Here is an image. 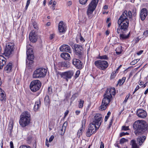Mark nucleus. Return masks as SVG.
I'll use <instances>...</instances> for the list:
<instances>
[{"label": "nucleus", "mask_w": 148, "mask_h": 148, "mask_svg": "<svg viewBox=\"0 0 148 148\" xmlns=\"http://www.w3.org/2000/svg\"><path fill=\"white\" fill-rule=\"evenodd\" d=\"M127 15V11L125 10L119 18L118 21V27L116 31L117 34L123 33V32L127 30L129 24Z\"/></svg>", "instance_id": "1"}, {"label": "nucleus", "mask_w": 148, "mask_h": 148, "mask_svg": "<svg viewBox=\"0 0 148 148\" xmlns=\"http://www.w3.org/2000/svg\"><path fill=\"white\" fill-rule=\"evenodd\" d=\"M115 94V90L114 88H111L107 89L106 93L103 95L101 105L99 107V110L102 111L106 109L110 104V102L112 99V95H114Z\"/></svg>", "instance_id": "2"}, {"label": "nucleus", "mask_w": 148, "mask_h": 148, "mask_svg": "<svg viewBox=\"0 0 148 148\" xmlns=\"http://www.w3.org/2000/svg\"><path fill=\"white\" fill-rule=\"evenodd\" d=\"M147 127L145 122L143 120L136 121L133 125V127L135 130L134 133L137 136L143 134Z\"/></svg>", "instance_id": "3"}, {"label": "nucleus", "mask_w": 148, "mask_h": 148, "mask_svg": "<svg viewBox=\"0 0 148 148\" xmlns=\"http://www.w3.org/2000/svg\"><path fill=\"white\" fill-rule=\"evenodd\" d=\"M30 115L27 111L23 112L21 115L19 123L22 127H25L28 125L30 123Z\"/></svg>", "instance_id": "4"}, {"label": "nucleus", "mask_w": 148, "mask_h": 148, "mask_svg": "<svg viewBox=\"0 0 148 148\" xmlns=\"http://www.w3.org/2000/svg\"><path fill=\"white\" fill-rule=\"evenodd\" d=\"M47 70L43 68H40L37 69L33 72V77L39 78L44 77L47 73Z\"/></svg>", "instance_id": "5"}, {"label": "nucleus", "mask_w": 148, "mask_h": 148, "mask_svg": "<svg viewBox=\"0 0 148 148\" xmlns=\"http://www.w3.org/2000/svg\"><path fill=\"white\" fill-rule=\"evenodd\" d=\"M99 0H92L88 6L87 14L88 17H91V14L95 10Z\"/></svg>", "instance_id": "6"}, {"label": "nucleus", "mask_w": 148, "mask_h": 148, "mask_svg": "<svg viewBox=\"0 0 148 148\" xmlns=\"http://www.w3.org/2000/svg\"><path fill=\"white\" fill-rule=\"evenodd\" d=\"M27 48L26 54L27 60H26V64L32 65L33 63V60L34 58L33 51L32 48L28 47L27 46Z\"/></svg>", "instance_id": "7"}, {"label": "nucleus", "mask_w": 148, "mask_h": 148, "mask_svg": "<svg viewBox=\"0 0 148 148\" xmlns=\"http://www.w3.org/2000/svg\"><path fill=\"white\" fill-rule=\"evenodd\" d=\"M14 44L13 43H8L7 44L3 54L8 57L12 54L14 50Z\"/></svg>", "instance_id": "8"}, {"label": "nucleus", "mask_w": 148, "mask_h": 148, "mask_svg": "<svg viewBox=\"0 0 148 148\" xmlns=\"http://www.w3.org/2000/svg\"><path fill=\"white\" fill-rule=\"evenodd\" d=\"M102 121V116L99 114H97L94 117L92 123L91 124L94 125L98 129Z\"/></svg>", "instance_id": "9"}, {"label": "nucleus", "mask_w": 148, "mask_h": 148, "mask_svg": "<svg viewBox=\"0 0 148 148\" xmlns=\"http://www.w3.org/2000/svg\"><path fill=\"white\" fill-rule=\"evenodd\" d=\"M41 84L38 80L32 81L30 85V88L33 92H35L38 90L41 86Z\"/></svg>", "instance_id": "10"}, {"label": "nucleus", "mask_w": 148, "mask_h": 148, "mask_svg": "<svg viewBox=\"0 0 148 148\" xmlns=\"http://www.w3.org/2000/svg\"><path fill=\"white\" fill-rule=\"evenodd\" d=\"M74 72L73 70H70L65 72L60 73L59 74L61 77L65 79L67 82L71 79L73 76Z\"/></svg>", "instance_id": "11"}, {"label": "nucleus", "mask_w": 148, "mask_h": 148, "mask_svg": "<svg viewBox=\"0 0 148 148\" xmlns=\"http://www.w3.org/2000/svg\"><path fill=\"white\" fill-rule=\"evenodd\" d=\"M94 64L97 68L102 70L106 69L108 66V62L105 60H96Z\"/></svg>", "instance_id": "12"}, {"label": "nucleus", "mask_w": 148, "mask_h": 148, "mask_svg": "<svg viewBox=\"0 0 148 148\" xmlns=\"http://www.w3.org/2000/svg\"><path fill=\"white\" fill-rule=\"evenodd\" d=\"M75 54L79 58L82 59L84 58L82 47L80 45H76L75 46Z\"/></svg>", "instance_id": "13"}, {"label": "nucleus", "mask_w": 148, "mask_h": 148, "mask_svg": "<svg viewBox=\"0 0 148 148\" xmlns=\"http://www.w3.org/2000/svg\"><path fill=\"white\" fill-rule=\"evenodd\" d=\"M97 129V127L90 123V127L86 133V136L88 137H90L92 134H94L96 132Z\"/></svg>", "instance_id": "14"}, {"label": "nucleus", "mask_w": 148, "mask_h": 148, "mask_svg": "<svg viewBox=\"0 0 148 148\" xmlns=\"http://www.w3.org/2000/svg\"><path fill=\"white\" fill-rule=\"evenodd\" d=\"M72 63L75 67L78 69H81L82 68V63L79 60L74 58L73 60Z\"/></svg>", "instance_id": "15"}, {"label": "nucleus", "mask_w": 148, "mask_h": 148, "mask_svg": "<svg viewBox=\"0 0 148 148\" xmlns=\"http://www.w3.org/2000/svg\"><path fill=\"white\" fill-rule=\"evenodd\" d=\"M58 27L60 32L64 33L66 31V24L62 21H61L59 23Z\"/></svg>", "instance_id": "16"}, {"label": "nucleus", "mask_w": 148, "mask_h": 148, "mask_svg": "<svg viewBox=\"0 0 148 148\" xmlns=\"http://www.w3.org/2000/svg\"><path fill=\"white\" fill-rule=\"evenodd\" d=\"M136 114L139 117L144 118L147 116L146 111L142 109H139L137 110Z\"/></svg>", "instance_id": "17"}, {"label": "nucleus", "mask_w": 148, "mask_h": 148, "mask_svg": "<svg viewBox=\"0 0 148 148\" xmlns=\"http://www.w3.org/2000/svg\"><path fill=\"white\" fill-rule=\"evenodd\" d=\"M29 38L30 41L33 42H35L37 41V37L34 30H32L29 34Z\"/></svg>", "instance_id": "18"}, {"label": "nucleus", "mask_w": 148, "mask_h": 148, "mask_svg": "<svg viewBox=\"0 0 148 148\" xmlns=\"http://www.w3.org/2000/svg\"><path fill=\"white\" fill-rule=\"evenodd\" d=\"M147 10L145 8H143L141 9L140 16V19L142 21H143L145 19L147 16Z\"/></svg>", "instance_id": "19"}, {"label": "nucleus", "mask_w": 148, "mask_h": 148, "mask_svg": "<svg viewBox=\"0 0 148 148\" xmlns=\"http://www.w3.org/2000/svg\"><path fill=\"white\" fill-rule=\"evenodd\" d=\"M60 51H67L69 53H71V50L70 47L66 45H63L61 46L60 48Z\"/></svg>", "instance_id": "20"}, {"label": "nucleus", "mask_w": 148, "mask_h": 148, "mask_svg": "<svg viewBox=\"0 0 148 148\" xmlns=\"http://www.w3.org/2000/svg\"><path fill=\"white\" fill-rule=\"evenodd\" d=\"M13 64L11 62L9 63L5 67L4 71L7 73H9L12 72L13 67Z\"/></svg>", "instance_id": "21"}, {"label": "nucleus", "mask_w": 148, "mask_h": 148, "mask_svg": "<svg viewBox=\"0 0 148 148\" xmlns=\"http://www.w3.org/2000/svg\"><path fill=\"white\" fill-rule=\"evenodd\" d=\"M146 137L144 136H139L137 138V142L140 146H141L146 139Z\"/></svg>", "instance_id": "22"}, {"label": "nucleus", "mask_w": 148, "mask_h": 148, "mask_svg": "<svg viewBox=\"0 0 148 148\" xmlns=\"http://www.w3.org/2000/svg\"><path fill=\"white\" fill-rule=\"evenodd\" d=\"M60 56L65 60H69L71 58L69 54L66 52L62 53Z\"/></svg>", "instance_id": "23"}, {"label": "nucleus", "mask_w": 148, "mask_h": 148, "mask_svg": "<svg viewBox=\"0 0 148 148\" xmlns=\"http://www.w3.org/2000/svg\"><path fill=\"white\" fill-rule=\"evenodd\" d=\"M6 99V95L4 91L0 88V100L5 101Z\"/></svg>", "instance_id": "24"}, {"label": "nucleus", "mask_w": 148, "mask_h": 148, "mask_svg": "<svg viewBox=\"0 0 148 148\" xmlns=\"http://www.w3.org/2000/svg\"><path fill=\"white\" fill-rule=\"evenodd\" d=\"M58 69H61L62 67H67L68 65L66 62L65 61L59 62L58 64Z\"/></svg>", "instance_id": "25"}, {"label": "nucleus", "mask_w": 148, "mask_h": 148, "mask_svg": "<svg viewBox=\"0 0 148 148\" xmlns=\"http://www.w3.org/2000/svg\"><path fill=\"white\" fill-rule=\"evenodd\" d=\"M130 33L129 32L126 35L123 32V33L121 32L120 34H119L120 36V39L121 40H125L128 38L129 37Z\"/></svg>", "instance_id": "26"}, {"label": "nucleus", "mask_w": 148, "mask_h": 148, "mask_svg": "<svg viewBox=\"0 0 148 148\" xmlns=\"http://www.w3.org/2000/svg\"><path fill=\"white\" fill-rule=\"evenodd\" d=\"M40 105V100L35 102L34 105V111H37L39 109Z\"/></svg>", "instance_id": "27"}, {"label": "nucleus", "mask_w": 148, "mask_h": 148, "mask_svg": "<svg viewBox=\"0 0 148 148\" xmlns=\"http://www.w3.org/2000/svg\"><path fill=\"white\" fill-rule=\"evenodd\" d=\"M44 103L45 105L49 106L50 103V100L49 97L48 95H47L45 97L44 99Z\"/></svg>", "instance_id": "28"}, {"label": "nucleus", "mask_w": 148, "mask_h": 148, "mask_svg": "<svg viewBox=\"0 0 148 148\" xmlns=\"http://www.w3.org/2000/svg\"><path fill=\"white\" fill-rule=\"evenodd\" d=\"M131 144L132 145V148H139L136 141L135 140H133L131 141Z\"/></svg>", "instance_id": "29"}, {"label": "nucleus", "mask_w": 148, "mask_h": 148, "mask_svg": "<svg viewBox=\"0 0 148 148\" xmlns=\"http://www.w3.org/2000/svg\"><path fill=\"white\" fill-rule=\"evenodd\" d=\"M13 127V124L12 122H10L9 125V127L8 128V132L11 134L12 132V129Z\"/></svg>", "instance_id": "30"}, {"label": "nucleus", "mask_w": 148, "mask_h": 148, "mask_svg": "<svg viewBox=\"0 0 148 148\" xmlns=\"http://www.w3.org/2000/svg\"><path fill=\"white\" fill-rule=\"evenodd\" d=\"M126 78L125 77H123L121 79H120L118 81V84H120V85L122 84L125 82Z\"/></svg>", "instance_id": "31"}, {"label": "nucleus", "mask_w": 148, "mask_h": 148, "mask_svg": "<svg viewBox=\"0 0 148 148\" xmlns=\"http://www.w3.org/2000/svg\"><path fill=\"white\" fill-rule=\"evenodd\" d=\"M84 101L82 99H80V101H79L78 107L80 108H82L83 106L84 103Z\"/></svg>", "instance_id": "32"}, {"label": "nucleus", "mask_w": 148, "mask_h": 148, "mask_svg": "<svg viewBox=\"0 0 148 148\" xmlns=\"http://www.w3.org/2000/svg\"><path fill=\"white\" fill-rule=\"evenodd\" d=\"M86 119H84V118H83L82 121V128H84V129L85 128V124L86 123Z\"/></svg>", "instance_id": "33"}, {"label": "nucleus", "mask_w": 148, "mask_h": 148, "mask_svg": "<svg viewBox=\"0 0 148 148\" xmlns=\"http://www.w3.org/2000/svg\"><path fill=\"white\" fill-rule=\"evenodd\" d=\"M99 58L101 60H108V57L106 55H104L101 56H99Z\"/></svg>", "instance_id": "34"}, {"label": "nucleus", "mask_w": 148, "mask_h": 148, "mask_svg": "<svg viewBox=\"0 0 148 148\" xmlns=\"http://www.w3.org/2000/svg\"><path fill=\"white\" fill-rule=\"evenodd\" d=\"M88 0H79V3L83 5H85Z\"/></svg>", "instance_id": "35"}, {"label": "nucleus", "mask_w": 148, "mask_h": 148, "mask_svg": "<svg viewBox=\"0 0 148 148\" xmlns=\"http://www.w3.org/2000/svg\"><path fill=\"white\" fill-rule=\"evenodd\" d=\"M127 12V17L128 16L130 19H132V14L130 10H129Z\"/></svg>", "instance_id": "36"}, {"label": "nucleus", "mask_w": 148, "mask_h": 148, "mask_svg": "<svg viewBox=\"0 0 148 148\" xmlns=\"http://www.w3.org/2000/svg\"><path fill=\"white\" fill-rule=\"evenodd\" d=\"M127 141V140L124 138H121L120 141V144H122L124 143L125 142Z\"/></svg>", "instance_id": "37"}, {"label": "nucleus", "mask_w": 148, "mask_h": 148, "mask_svg": "<svg viewBox=\"0 0 148 148\" xmlns=\"http://www.w3.org/2000/svg\"><path fill=\"white\" fill-rule=\"evenodd\" d=\"M52 92L53 90L52 88L51 87H49L48 89V94L50 95L52 94Z\"/></svg>", "instance_id": "38"}, {"label": "nucleus", "mask_w": 148, "mask_h": 148, "mask_svg": "<svg viewBox=\"0 0 148 148\" xmlns=\"http://www.w3.org/2000/svg\"><path fill=\"white\" fill-rule=\"evenodd\" d=\"M116 75V71H114L111 73L110 76L111 79L114 78Z\"/></svg>", "instance_id": "39"}, {"label": "nucleus", "mask_w": 148, "mask_h": 148, "mask_svg": "<svg viewBox=\"0 0 148 148\" xmlns=\"http://www.w3.org/2000/svg\"><path fill=\"white\" fill-rule=\"evenodd\" d=\"M32 140V137L31 136H29L27 138V141L28 143H30Z\"/></svg>", "instance_id": "40"}, {"label": "nucleus", "mask_w": 148, "mask_h": 148, "mask_svg": "<svg viewBox=\"0 0 148 148\" xmlns=\"http://www.w3.org/2000/svg\"><path fill=\"white\" fill-rule=\"evenodd\" d=\"M80 73V71L79 70H77L76 71V72L75 74V75L74 77L75 79L77 78V77H78L79 75V74Z\"/></svg>", "instance_id": "41"}, {"label": "nucleus", "mask_w": 148, "mask_h": 148, "mask_svg": "<svg viewBox=\"0 0 148 148\" xmlns=\"http://www.w3.org/2000/svg\"><path fill=\"white\" fill-rule=\"evenodd\" d=\"M69 44L70 45L71 47H72L73 49H75V46L76 45H75L73 42L72 41H70L69 43Z\"/></svg>", "instance_id": "42"}, {"label": "nucleus", "mask_w": 148, "mask_h": 148, "mask_svg": "<svg viewBox=\"0 0 148 148\" xmlns=\"http://www.w3.org/2000/svg\"><path fill=\"white\" fill-rule=\"evenodd\" d=\"M32 25L34 28L35 29H37L38 27V26L36 24V23L34 21H32Z\"/></svg>", "instance_id": "43"}, {"label": "nucleus", "mask_w": 148, "mask_h": 148, "mask_svg": "<svg viewBox=\"0 0 148 148\" xmlns=\"http://www.w3.org/2000/svg\"><path fill=\"white\" fill-rule=\"evenodd\" d=\"M130 94H129L128 95H127V96H126V97L125 98V100L123 102V103H126V102L127 101V100L128 99L129 97H130Z\"/></svg>", "instance_id": "44"}, {"label": "nucleus", "mask_w": 148, "mask_h": 148, "mask_svg": "<svg viewBox=\"0 0 148 148\" xmlns=\"http://www.w3.org/2000/svg\"><path fill=\"white\" fill-rule=\"evenodd\" d=\"M129 130L128 126H123L122 127V130L125 131H127Z\"/></svg>", "instance_id": "45"}, {"label": "nucleus", "mask_w": 148, "mask_h": 148, "mask_svg": "<svg viewBox=\"0 0 148 148\" xmlns=\"http://www.w3.org/2000/svg\"><path fill=\"white\" fill-rule=\"evenodd\" d=\"M129 134V133L127 132H123L121 133L120 134V137H122L125 135H128Z\"/></svg>", "instance_id": "46"}, {"label": "nucleus", "mask_w": 148, "mask_h": 148, "mask_svg": "<svg viewBox=\"0 0 148 148\" xmlns=\"http://www.w3.org/2000/svg\"><path fill=\"white\" fill-rule=\"evenodd\" d=\"M84 129V128H82V127H81V128L77 132V134H79V136H80L81 134H82V130H83V129Z\"/></svg>", "instance_id": "47"}, {"label": "nucleus", "mask_w": 148, "mask_h": 148, "mask_svg": "<svg viewBox=\"0 0 148 148\" xmlns=\"http://www.w3.org/2000/svg\"><path fill=\"white\" fill-rule=\"evenodd\" d=\"M19 148H31L29 146L23 145L20 146Z\"/></svg>", "instance_id": "48"}, {"label": "nucleus", "mask_w": 148, "mask_h": 148, "mask_svg": "<svg viewBox=\"0 0 148 148\" xmlns=\"http://www.w3.org/2000/svg\"><path fill=\"white\" fill-rule=\"evenodd\" d=\"M30 1H27L26 3V5L25 6V10H26L28 8V7L30 3Z\"/></svg>", "instance_id": "49"}, {"label": "nucleus", "mask_w": 148, "mask_h": 148, "mask_svg": "<svg viewBox=\"0 0 148 148\" xmlns=\"http://www.w3.org/2000/svg\"><path fill=\"white\" fill-rule=\"evenodd\" d=\"M137 63V61L136 60H133L130 62V64L132 65H134Z\"/></svg>", "instance_id": "50"}, {"label": "nucleus", "mask_w": 148, "mask_h": 148, "mask_svg": "<svg viewBox=\"0 0 148 148\" xmlns=\"http://www.w3.org/2000/svg\"><path fill=\"white\" fill-rule=\"evenodd\" d=\"M56 4V1H54L53 2V3L52 5V9L53 10H54L55 9V6Z\"/></svg>", "instance_id": "51"}, {"label": "nucleus", "mask_w": 148, "mask_h": 148, "mask_svg": "<svg viewBox=\"0 0 148 148\" xmlns=\"http://www.w3.org/2000/svg\"><path fill=\"white\" fill-rule=\"evenodd\" d=\"M67 124H68L67 122L66 121L64 123L63 125L62 128H65L67 126Z\"/></svg>", "instance_id": "52"}, {"label": "nucleus", "mask_w": 148, "mask_h": 148, "mask_svg": "<svg viewBox=\"0 0 148 148\" xmlns=\"http://www.w3.org/2000/svg\"><path fill=\"white\" fill-rule=\"evenodd\" d=\"M55 34H51L49 37L50 40H52L54 37Z\"/></svg>", "instance_id": "53"}, {"label": "nucleus", "mask_w": 148, "mask_h": 148, "mask_svg": "<svg viewBox=\"0 0 148 148\" xmlns=\"http://www.w3.org/2000/svg\"><path fill=\"white\" fill-rule=\"evenodd\" d=\"M54 138V137L53 136H51L50 138L49 139V142H51L53 139Z\"/></svg>", "instance_id": "54"}, {"label": "nucleus", "mask_w": 148, "mask_h": 148, "mask_svg": "<svg viewBox=\"0 0 148 148\" xmlns=\"http://www.w3.org/2000/svg\"><path fill=\"white\" fill-rule=\"evenodd\" d=\"M144 35L146 36H148V30L145 31L143 33Z\"/></svg>", "instance_id": "55"}, {"label": "nucleus", "mask_w": 148, "mask_h": 148, "mask_svg": "<svg viewBox=\"0 0 148 148\" xmlns=\"http://www.w3.org/2000/svg\"><path fill=\"white\" fill-rule=\"evenodd\" d=\"M104 144L101 141V145L100 146V148H104Z\"/></svg>", "instance_id": "56"}, {"label": "nucleus", "mask_w": 148, "mask_h": 148, "mask_svg": "<svg viewBox=\"0 0 148 148\" xmlns=\"http://www.w3.org/2000/svg\"><path fill=\"white\" fill-rule=\"evenodd\" d=\"M45 145L48 147H49V144L48 143V140L47 139H46V140Z\"/></svg>", "instance_id": "57"}, {"label": "nucleus", "mask_w": 148, "mask_h": 148, "mask_svg": "<svg viewBox=\"0 0 148 148\" xmlns=\"http://www.w3.org/2000/svg\"><path fill=\"white\" fill-rule=\"evenodd\" d=\"M72 4V1H70L68 2L67 3V5L68 6H69L71 5Z\"/></svg>", "instance_id": "58"}, {"label": "nucleus", "mask_w": 148, "mask_h": 148, "mask_svg": "<svg viewBox=\"0 0 148 148\" xmlns=\"http://www.w3.org/2000/svg\"><path fill=\"white\" fill-rule=\"evenodd\" d=\"M143 52V50H140L137 53V54L138 55H140V54H141Z\"/></svg>", "instance_id": "59"}, {"label": "nucleus", "mask_w": 148, "mask_h": 148, "mask_svg": "<svg viewBox=\"0 0 148 148\" xmlns=\"http://www.w3.org/2000/svg\"><path fill=\"white\" fill-rule=\"evenodd\" d=\"M10 145L11 148H14L13 143L11 141L10 142Z\"/></svg>", "instance_id": "60"}, {"label": "nucleus", "mask_w": 148, "mask_h": 148, "mask_svg": "<svg viewBox=\"0 0 148 148\" xmlns=\"http://www.w3.org/2000/svg\"><path fill=\"white\" fill-rule=\"evenodd\" d=\"M61 132L60 133V134L62 135H64V131H63V129H62L60 130Z\"/></svg>", "instance_id": "61"}, {"label": "nucleus", "mask_w": 148, "mask_h": 148, "mask_svg": "<svg viewBox=\"0 0 148 148\" xmlns=\"http://www.w3.org/2000/svg\"><path fill=\"white\" fill-rule=\"evenodd\" d=\"M109 49V47L106 46V47L104 49V51L105 52H106L108 51Z\"/></svg>", "instance_id": "62"}, {"label": "nucleus", "mask_w": 148, "mask_h": 148, "mask_svg": "<svg viewBox=\"0 0 148 148\" xmlns=\"http://www.w3.org/2000/svg\"><path fill=\"white\" fill-rule=\"evenodd\" d=\"M132 13H133V15L134 16H135L136 15V12L135 11H134V10H133Z\"/></svg>", "instance_id": "63"}, {"label": "nucleus", "mask_w": 148, "mask_h": 148, "mask_svg": "<svg viewBox=\"0 0 148 148\" xmlns=\"http://www.w3.org/2000/svg\"><path fill=\"white\" fill-rule=\"evenodd\" d=\"M114 145L115 147H117L119 148H121L119 145L118 143H115L114 144Z\"/></svg>", "instance_id": "64"}]
</instances>
